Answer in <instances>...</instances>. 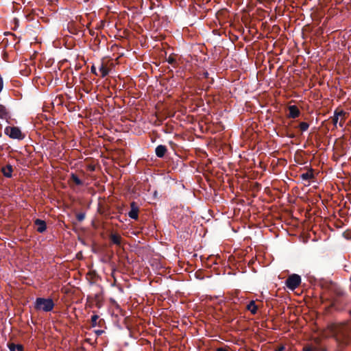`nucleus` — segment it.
I'll use <instances>...</instances> for the list:
<instances>
[{"label":"nucleus","mask_w":351,"mask_h":351,"mask_svg":"<svg viewBox=\"0 0 351 351\" xmlns=\"http://www.w3.org/2000/svg\"><path fill=\"white\" fill-rule=\"evenodd\" d=\"M301 283V277L295 274L290 275L286 280L285 285L291 290H295Z\"/></svg>","instance_id":"3"},{"label":"nucleus","mask_w":351,"mask_h":351,"mask_svg":"<svg viewBox=\"0 0 351 351\" xmlns=\"http://www.w3.org/2000/svg\"><path fill=\"white\" fill-rule=\"evenodd\" d=\"M300 178L303 180H311L314 178V174L312 169H308L306 172L300 175Z\"/></svg>","instance_id":"11"},{"label":"nucleus","mask_w":351,"mask_h":351,"mask_svg":"<svg viewBox=\"0 0 351 351\" xmlns=\"http://www.w3.org/2000/svg\"><path fill=\"white\" fill-rule=\"evenodd\" d=\"M155 152L156 155L158 157L162 158L165 156V153L167 152V148L165 145H160L156 147Z\"/></svg>","instance_id":"10"},{"label":"nucleus","mask_w":351,"mask_h":351,"mask_svg":"<svg viewBox=\"0 0 351 351\" xmlns=\"http://www.w3.org/2000/svg\"><path fill=\"white\" fill-rule=\"evenodd\" d=\"M131 210L128 213V216L133 219H137L138 216V208L135 202H132L130 204Z\"/></svg>","instance_id":"5"},{"label":"nucleus","mask_w":351,"mask_h":351,"mask_svg":"<svg viewBox=\"0 0 351 351\" xmlns=\"http://www.w3.org/2000/svg\"><path fill=\"white\" fill-rule=\"evenodd\" d=\"M53 307L54 302L51 298H38L34 302V308L38 311L49 312Z\"/></svg>","instance_id":"1"},{"label":"nucleus","mask_w":351,"mask_h":351,"mask_svg":"<svg viewBox=\"0 0 351 351\" xmlns=\"http://www.w3.org/2000/svg\"><path fill=\"white\" fill-rule=\"evenodd\" d=\"M35 225L36 226V230L38 232H43L46 230L47 226L45 221L37 219L35 220Z\"/></svg>","instance_id":"7"},{"label":"nucleus","mask_w":351,"mask_h":351,"mask_svg":"<svg viewBox=\"0 0 351 351\" xmlns=\"http://www.w3.org/2000/svg\"><path fill=\"white\" fill-rule=\"evenodd\" d=\"M99 319V316L97 315H93L91 317V325L93 327H95L98 323L97 320Z\"/></svg>","instance_id":"16"},{"label":"nucleus","mask_w":351,"mask_h":351,"mask_svg":"<svg viewBox=\"0 0 351 351\" xmlns=\"http://www.w3.org/2000/svg\"><path fill=\"white\" fill-rule=\"evenodd\" d=\"M303 351H317V350L311 346H305L303 348Z\"/></svg>","instance_id":"18"},{"label":"nucleus","mask_w":351,"mask_h":351,"mask_svg":"<svg viewBox=\"0 0 351 351\" xmlns=\"http://www.w3.org/2000/svg\"><path fill=\"white\" fill-rule=\"evenodd\" d=\"M216 351H228V350L224 348H219L216 350Z\"/></svg>","instance_id":"23"},{"label":"nucleus","mask_w":351,"mask_h":351,"mask_svg":"<svg viewBox=\"0 0 351 351\" xmlns=\"http://www.w3.org/2000/svg\"><path fill=\"white\" fill-rule=\"evenodd\" d=\"M110 69L106 64L102 62L99 66V72L102 77H106L108 75Z\"/></svg>","instance_id":"12"},{"label":"nucleus","mask_w":351,"mask_h":351,"mask_svg":"<svg viewBox=\"0 0 351 351\" xmlns=\"http://www.w3.org/2000/svg\"><path fill=\"white\" fill-rule=\"evenodd\" d=\"M103 332H104L103 330H96V331H95V332H96V334H97V335H101V334L103 333Z\"/></svg>","instance_id":"25"},{"label":"nucleus","mask_w":351,"mask_h":351,"mask_svg":"<svg viewBox=\"0 0 351 351\" xmlns=\"http://www.w3.org/2000/svg\"><path fill=\"white\" fill-rule=\"evenodd\" d=\"M84 219V216L83 215H79L78 217V219L79 220H82Z\"/></svg>","instance_id":"26"},{"label":"nucleus","mask_w":351,"mask_h":351,"mask_svg":"<svg viewBox=\"0 0 351 351\" xmlns=\"http://www.w3.org/2000/svg\"><path fill=\"white\" fill-rule=\"evenodd\" d=\"M8 347L10 351H16V349L17 348V344L16 345L13 343H11L8 345Z\"/></svg>","instance_id":"17"},{"label":"nucleus","mask_w":351,"mask_h":351,"mask_svg":"<svg viewBox=\"0 0 351 351\" xmlns=\"http://www.w3.org/2000/svg\"><path fill=\"white\" fill-rule=\"evenodd\" d=\"M5 114V112H4V110H0V117H3Z\"/></svg>","instance_id":"24"},{"label":"nucleus","mask_w":351,"mask_h":351,"mask_svg":"<svg viewBox=\"0 0 351 351\" xmlns=\"http://www.w3.org/2000/svg\"><path fill=\"white\" fill-rule=\"evenodd\" d=\"M111 242L117 245H121L122 243V237L119 234H112L110 236Z\"/></svg>","instance_id":"9"},{"label":"nucleus","mask_w":351,"mask_h":351,"mask_svg":"<svg viewBox=\"0 0 351 351\" xmlns=\"http://www.w3.org/2000/svg\"><path fill=\"white\" fill-rule=\"evenodd\" d=\"M347 113L341 109H336L334 112V115L332 117V122L333 125L337 127V123L342 127L346 119Z\"/></svg>","instance_id":"2"},{"label":"nucleus","mask_w":351,"mask_h":351,"mask_svg":"<svg viewBox=\"0 0 351 351\" xmlns=\"http://www.w3.org/2000/svg\"><path fill=\"white\" fill-rule=\"evenodd\" d=\"M4 132L11 138L19 140L23 138L21 130L17 127L8 126L5 128Z\"/></svg>","instance_id":"4"},{"label":"nucleus","mask_w":351,"mask_h":351,"mask_svg":"<svg viewBox=\"0 0 351 351\" xmlns=\"http://www.w3.org/2000/svg\"><path fill=\"white\" fill-rule=\"evenodd\" d=\"M285 349L284 346H280L278 348H277L275 351H283Z\"/></svg>","instance_id":"21"},{"label":"nucleus","mask_w":351,"mask_h":351,"mask_svg":"<svg viewBox=\"0 0 351 351\" xmlns=\"http://www.w3.org/2000/svg\"><path fill=\"white\" fill-rule=\"evenodd\" d=\"M71 179L76 185H82V180L74 173L71 176Z\"/></svg>","instance_id":"14"},{"label":"nucleus","mask_w":351,"mask_h":351,"mask_svg":"<svg viewBox=\"0 0 351 351\" xmlns=\"http://www.w3.org/2000/svg\"><path fill=\"white\" fill-rule=\"evenodd\" d=\"M300 113V110L296 106L293 105L289 107V117L293 119L297 118L299 117Z\"/></svg>","instance_id":"6"},{"label":"nucleus","mask_w":351,"mask_h":351,"mask_svg":"<svg viewBox=\"0 0 351 351\" xmlns=\"http://www.w3.org/2000/svg\"><path fill=\"white\" fill-rule=\"evenodd\" d=\"M91 72L95 73V75H97L96 69H95V67L94 66H91Z\"/></svg>","instance_id":"22"},{"label":"nucleus","mask_w":351,"mask_h":351,"mask_svg":"<svg viewBox=\"0 0 351 351\" xmlns=\"http://www.w3.org/2000/svg\"><path fill=\"white\" fill-rule=\"evenodd\" d=\"M308 127H309V125L306 122H301L299 125V128L302 132L306 131L308 130Z\"/></svg>","instance_id":"15"},{"label":"nucleus","mask_w":351,"mask_h":351,"mask_svg":"<svg viewBox=\"0 0 351 351\" xmlns=\"http://www.w3.org/2000/svg\"><path fill=\"white\" fill-rule=\"evenodd\" d=\"M247 309L250 311L252 314L255 315L257 312L258 307L256 305L255 302L252 300L247 305Z\"/></svg>","instance_id":"13"},{"label":"nucleus","mask_w":351,"mask_h":351,"mask_svg":"<svg viewBox=\"0 0 351 351\" xmlns=\"http://www.w3.org/2000/svg\"><path fill=\"white\" fill-rule=\"evenodd\" d=\"M167 60L171 64H173L176 62L175 58L171 56H169Z\"/></svg>","instance_id":"19"},{"label":"nucleus","mask_w":351,"mask_h":351,"mask_svg":"<svg viewBox=\"0 0 351 351\" xmlns=\"http://www.w3.org/2000/svg\"><path fill=\"white\" fill-rule=\"evenodd\" d=\"M13 169L12 165H7L1 168V172L5 177L11 178Z\"/></svg>","instance_id":"8"},{"label":"nucleus","mask_w":351,"mask_h":351,"mask_svg":"<svg viewBox=\"0 0 351 351\" xmlns=\"http://www.w3.org/2000/svg\"><path fill=\"white\" fill-rule=\"evenodd\" d=\"M16 351H23V346L21 344H17Z\"/></svg>","instance_id":"20"}]
</instances>
